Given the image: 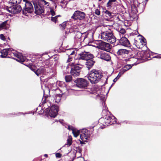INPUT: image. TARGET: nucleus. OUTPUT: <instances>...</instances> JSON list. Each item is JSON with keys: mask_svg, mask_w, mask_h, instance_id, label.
Returning <instances> with one entry per match:
<instances>
[{"mask_svg": "<svg viewBox=\"0 0 161 161\" xmlns=\"http://www.w3.org/2000/svg\"><path fill=\"white\" fill-rule=\"evenodd\" d=\"M104 28L105 31H102L101 38L103 40L113 44L116 41V38L113 35V28L112 25H107Z\"/></svg>", "mask_w": 161, "mask_h": 161, "instance_id": "f257e3e1", "label": "nucleus"}, {"mask_svg": "<svg viewBox=\"0 0 161 161\" xmlns=\"http://www.w3.org/2000/svg\"><path fill=\"white\" fill-rule=\"evenodd\" d=\"M0 56L3 58H6L8 55V57H13L15 56L18 58L17 61L19 62H24L26 58L22 55L21 53L17 52L12 48L4 49L0 51Z\"/></svg>", "mask_w": 161, "mask_h": 161, "instance_id": "f03ea898", "label": "nucleus"}, {"mask_svg": "<svg viewBox=\"0 0 161 161\" xmlns=\"http://www.w3.org/2000/svg\"><path fill=\"white\" fill-rule=\"evenodd\" d=\"M103 76V74L101 71L96 69L91 70L87 75L88 80L92 84L98 82Z\"/></svg>", "mask_w": 161, "mask_h": 161, "instance_id": "7ed1b4c3", "label": "nucleus"}, {"mask_svg": "<svg viewBox=\"0 0 161 161\" xmlns=\"http://www.w3.org/2000/svg\"><path fill=\"white\" fill-rule=\"evenodd\" d=\"M99 121L101 122L103 121L102 123L104 126H107L109 125L115 124L116 122V119L113 116H106L105 119L101 118L99 119Z\"/></svg>", "mask_w": 161, "mask_h": 161, "instance_id": "20e7f679", "label": "nucleus"}, {"mask_svg": "<svg viewBox=\"0 0 161 161\" xmlns=\"http://www.w3.org/2000/svg\"><path fill=\"white\" fill-rule=\"evenodd\" d=\"M80 67H79L78 66L74 65L72 66L69 64L66 68V71L68 73L69 72L72 75L76 76L80 75Z\"/></svg>", "mask_w": 161, "mask_h": 161, "instance_id": "39448f33", "label": "nucleus"}, {"mask_svg": "<svg viewBox=\"0 0 161 161\" xmlns=\"http://www.w3.org/2000/svg\"><path fill=\"white\" fill-rule=\"evenodd\" d=\"M25 3V8L23 9L22 14L25 16H28L29 14L32 13L33 11V8L32 4L27 0H23Z\"/></svg>", "mask_w": 161, "mask_h": 161, "instance_id": "423d86ee", "label": "nucleus"}, {"mask_svg": "<svg viewBox=\"0 0 161 161\" xmlns=\"http://www.w3.org/2000/svg\"><path fill=\"white\" fill-rule=\"evenodd\" d=\"M56 94L53 97H49V99L51 100V103H58L61 100V98L63 94L59 89L56 90Z\"/></svg>", "mask_w": 161, "mask_h": 161, "instance_id": "0eeeda50", "label": "nucleus"}, {"mask_svg": "<svg viewBox=\"0 0 161 161\" xmlns=\"http://www.w3.org/2000/svg\"><path fill=\"white\" fill-rule=\"evenodd\" d=\"M85 13L79 10L75 11L71 17V18L75 20L79 19L82 20L85 17Z\"/></svg>", "mask_w": 161, "mask_h": 161, "instance_id": "6e6552de", "label": "nucleus"}, {"mask_svg": "<svg viewBox=\"0 0 161 161\" xmlns=\"http://www.w3.org/2000/svg\"><path fill=\"white\" fill-rule=\"evenodd\" d=\"M6 9L8 12L14 14L18 13L21 11L22 8L19 5H13L9 7H7Z\"/></svg>", "mask_w": 161, "mask_h": 161, "instance_id": "1a4fd4ad", "label": "nucleus"}, {"mask_svg": "<svg viewBox=\"0 0 161 161\" xmlns=\"http://www.w3.org/2000/svg\"><path fill=\"white\" fill-rule=\"evenodd\" d=\"M97 47L101 50L109 52L111 46V45L108 43L104 42H101L99 43Z\"/></svg>", "mask_w": 161, "mask_h": 161, "instance_id": "9d476101", "label": "nucleus"}, {"mask_svg": "<svg viewBox=\"0 0 161 161\" xmlns=\"http://www.w3.org/2000/svg\"><path fill=\"white\" fill-rule=\"evenodd\" d=\"M76 86L80 88H85L87 85V81L83 78L77 79L75 81Z\"/></svg>", "mask_w": 161, "mask_h": 161, "instance_id": "9b49d317", "label": "nucleus"}, {"mask_svg": "<svg viewBox=\"0 0 161 161\" xmlns=\"http://www.w3.org/2000/svg\"><path fill=\"white\" fill-rule=\"evenodd\" d=\"M33 3L35 8V13L36 14H40L44 12L43 8L39 4L37 1H34Z\"/></svg>", "mask_w": 161, "mask_h": 161, "instance_id": "f8f14e48", "label": "nucleus"}, {"mask_svg": "<svg viewBox=\"0 0 161 161\" xmlns=\"http://www.w3.org/2000/svg\"><path fill=\"white\" fill-rule=\"evenodd\" d=\"M81 140L84 142H86L87 140L90 137V132L88 130L83 129L81 131V133L80 136Z\"/></svg>", "mask_w": 161, "mask_h": 161, "instance_id": "ddd939ff", "label": "nucleus"}, {"mask_svg": "<svg viewBox=\"0 0 161 161\" xmlns=\"http://www.w3.org/2000/svg\"><path fill=\"white\" fill-rule=\"evenodd\" d=\"M93 57V56L92 54L86 52L80 53L79 54L78 57L79 58H80L83 61H86L88 59L92 58Z\"/></svg>", "mask_w": 161, "mask_h": 161, "instance_id": "4468645a", "label": "nucleus"}, {"mask_svg": "<svg viewBox=\"0 0 161 161\" xmlns=\"http://www.w3.org/2000/svg\"><path fill=\"white\" fill-rule=\"evenodd\" d=\"M58 112V107L54 105L51 107L49 114L51 117L54 118L57 115Z\"/></svg>", "mask_w": 161, "mask_h": 161, "instance_id": "2eb2a0df", "label": "nucleus"}, {"mask_svg": "<svg viewBox=\"0 0 161 161\" xmlns=\"http://www.w3.org/2000/svg\"><path fill=\"white\" fill-rule=\"evenodd\" d=\"M119 42L120 44L123 46L126 47H130V44L128 39L124 37H122L119 40Z\"/></svg>", "mask_w": 161, "mask_h": 161, "instance_id": "dca6fc26", "label": "nucleus"}, {"mask_svg": "<svg viewBox=\"0 0 161 161\" xmlns=\"http://www.w3.org/2000/svg\"><path fill=\"white\" fill-rule=\"evenodd\" d=\"M98 56V58L106 61H109L111 59L109 55L106 53H101L99 54Z\"/></svg>", "mask_w": 161, "mask_h": 161, "instance_id": "f3484780", "label": "nucleus"}, {"mask_svg": "<svg viewBox=\"0 0 161 161\" xmlns=\"http://www.w3.org/2000/svg\"><path fill=\"white\" fill-rule=\"evenodd\" d=\"M66 52L67 53V55H68L69 58L67 60V62H69L72 61V58L71 57V56L75 55V52L73 50V49H69L67 50L66 51Z\"/></svg>", "mask_w": 161, "mask_h": 161, "instance_id": "a211bd4d", "label": "nucleus"}, {"mask_svg": "<svg viewBox=\"0 0 161 161\" xmlns=\"http://www.w3.org/2000/svg\"><path fill=\"white\" fill-rule=\"evenodd\" d=\"M75 65L78 66L79 67H80L81 69L82 67V66L84 63L83 62V60L78 58V59H76L75 62Z\"/></svg>", "mask_w": 161, "mask_h": 161, "instance_id": "6ab92c4d", "label": "nucleus"}, {"mask_svg": "<svg viewBox=\"0 0 161 161\" xmlns=\"http://www.w3.org/2000/svg\"><path fill=\"white\" fill-rule=\"evenodd\" d=\"M86 61V67L89 69L93 66L95 62L92 59V58L88 59Z\"/></svg>", "mask_w": 161, "mask_h": 161, "instance_id": "aec40b11", "label": "nucleus"}, {"mask_svg": "<svg viewBox=\"0 0 161 161\" xmlns=\"http://www.w3.org/2000/svg\"><path fill=\"white\" fill-rule=\"evenodd\" d=\"M117 54L119 55H122L129 53V51L125 49H119L117 52Z\"/></svg>", "mask_w": 161, "mask_h": 161, "instance_id": "412c9836", "label": "nucleus"}, {"mask_svg": "<svg viewBox=\"0 0 161 161\" xmlns=\"http://www.w3.org/2000/svg\"><path fill=\"white\" fill-rule=\"evenodd\" d=\"M45 70L46 69L44 68L41 67L37 69L35 72L38 76H39L40 74L44 73Z\"/></svg>", "mask_w": 161, "mask_h": 161, "instance_id": "4be33fe9", "label": "nucleus"}, {"mask_svg": "<svg viewBox=\"0 0 161 161\" xmlns=\"http://www.w3.org/2000/svg\"><path fill=\"white\" fill-rule=\"evenodd\" d=\"M100 91H101L99 90L96 92H94V93L97 97H99L100 98V99L103 100V98H104V96L100 93Z\"/></svg>", "mask_w": 161, "mask_h": 161, "instance_id": "5701e85b", "label": "nucleus"}, {"mask_svg": "<svg viewBox=\"0 0 161 161\" xmlns=\"http://www.w3.org/2000/svg\"><path fill=\"white\" fill-rule=\"evenodd\" d=\"M78 31V29L76 26H73L69 29V32L70 33L75 34Z\"/></svg>", "mask_w": 161, "mask_h": 161, "instance_id": "b1692460", "label": "nucleus"}, {"mask_svg": "<svg viewBox=\"0 0 161 161\" xmlns=\"http://www.w3.org/2000/svg\"><path fill=\"white\" fill-rule=\"evenodd\" d=\"M8 27V25L7 24V22H4L0 25V31L3 29H7Z\"/></svg>", "mask_w": 161, "mask_h": 161, "instance_id": "393cba45", "label": "nucleus"}, {"mask_svg": "<svg viewBox=\"0 0 161 161\" xmlns=\"http://www.w3.org/2000/svg\"><path fill=\"white\" fill-rule=\"evenodd\" d=\"M75 39L77 41L79 40V41H80V39L82 36V34L78 31L75 33Z\"/></svg>", "mask_w": 161, "mask_h": 161, "instance_id": "a878e982", "label": "nucleus"}, {"mask_svg": "<svg viewBox=\"0 0 161 161\" xmlns=\"http://www.w3.org/2000/svg\"><path fill=\"white\" fill-rule=\"evenodd\" d=\"M38 3L46 7L48 6L49 5V3L45 0H39Z\"/></svg>", "mask_w": 161, "mask_h": 161, "instance_id": "bb28decb", "label": "nucleus"}, {"mask_svg": "<svg viewBox=\"0 0 161 161\" xmlns=\"http://www.w3.org/2000/svg\"><path fill=\"white\" fill-rule=\"evenodd\" d=\"M134 64H127L125 65L123 68V71H126L130 69L132 66L134 65Z\"/></svg>", "mask_w": 161, "mask_h": 161, "instance_id": "cd10ccee", "label": "nucleus"}, {"mask_svg": "<svg viewBox=\"0 0 161 161\" xmlns=\"http://www.w3.org/2000/svg\"><path fill=\"white\" fill-rule=\"evenodd\" d=\"M71 130L72 131V133H73L74 136L75 137H77L80 134L79 131L76 130L75 129H71Z\"/></svg>", "mask_w": 161, "mask_h": 161, "instance_id": "c85d7f7f", "label": "nucleus"}, {"mask_svg": "<svg viewBox=\"0 0 161 161\" xmlns=\"http://www.w3.org/2000/svg\"><path fill=\"white\" fill-rule=\"evenodd\" d=\"M21 0H9L8 2L9 3L13 4H17L19 3Z\"/></svg>", "mask_w": 161, "mask_h": 161, "instance_id": "c756f323", "label": "nucleus"}, {"mask_svg": "<svg viewBox=\"0 0 161 161\" xmlns=\"http://www.w3.org/2000/svg\"><path fill=\"white\" fill-rule=\"evenodd\" d=\"M65 80L66 82H69L71 81L72 78L71 76L67 75L65 76Z\"/></svg>", "mask_w": 161, "mask_h": 161, "instance_id": "7c9ffc66", "label": "nucleus"}, {"mask_svg": "<svg viewBox=\"0 0 161 161\" xmlns=\"http://www.w3.org/2000/svg\"><path fill=\"white\" fill-rule=\"evenodd\" d=\"M72 139L71 136H69V138L67 140V145L68 146H70L72 144Z\"/></svg>", "mask_w": 161, "mask_h": 161, "instance_id": "2f4dec72", "label": "nucleus"}, {"mask_svg": "<svg viewBox=\"0 0 161 161\" xmlns=\"http://www.w3.org/2000/svg\"><path fill=\"white\" fill-rule=\"evenodd\" d=\"M105 13L106 14V17H110V18L112 17L111 13L108 10H106L105 12Z\"/></svg>", "mask_w": 161, "mask_h": 161, "instance_id": "473e14b6", "label": "nucleus"}, {"mask_svg": "<svg viewBox=\"0 0 161 161\" xmlns=\"http://www.w3.org/2000/svg\"><path fill=\"white\" fill-rule=\"evenodd\" d=\"M66 23L67 22H64L62 24L60 25L61 29L63 30L65 29Z\"/></svg>", "mask_w": 161, "mask_h": 161, "instance_id": "72a5a7b5", "label": "nucleus"}, {"mask_svg": "<svg viewBox=\"0 0 161 161\" xmlns=\"http://www.w3.org/2000/svg\"><path fill=\"white\" fill-rule=\"evenodd\" d=\"M116 0H109L108 2L107 3V6H111V5L112 4V3L115 2Z\"/></svg>", "mask_w": 161, "mask_h": 161, "instance_id": "f704fd0d", "label": "nucleus"}, {"mask_svg": "<svg viewBox=\"0 0 161 161\" xmlns=\"http://www.w3.org/2000/svg\"><path fill=\"white\" fill-rule=\"evenodd\" d=\"M125 72V71H123V69L122 68L120 70V71L119 72L118 75L117 76L119 77L118 78H119L121 76V75H122Z\"/></svg>", "mask_w": 161, "mask_h": 161, "instance_id": "c9c22d12", "label": "nucleus"}, {"mask_svg": "<svg viewBox=\"0 0 161 161\" xmlns=\"http://www.w3.org/2000/svg\"><path fill=\"white\" fill-rule=\"evenodd\" d=\"M100 11L99 9L97 8L95 9V13L97 15H100Z\"/></svg>", "mask_w": 161, "mask_h": 161, "instance_id": "e433bc0d", "label": "nucleus"}, {"mask_svg": "<svg viewBox=\"0 0 161 161\" xmlns=\"http://www.w3.org/2000/svg\"><path fill=\"white\" fill-rule=\"evenodd\" d=\"M132 10L134 11V13H136L138 12L137 8L135 6L132 7Z\"/></svg>", "mask_w": 161, "mask_h": 161, "instance_id": "4c0bfd02", "label": "nucleus"}, {"mask_svg": "<svg viewBox=\"0 0 161 161\" xmlns=\"http://www.w3.org/2000/svg\"><path fill=\"white\" fill-rule=\"evenodd\" d=\"M58 16H57L54 17H51V20L52 21L56 22L57 21V17Z\"/></svg>", "mask_w": 161, "mask_h": 161, "instance_id": "58836bf2", "label": "nucleus"}, {"mask_svg": "<svg viewBox=\"0 0 161 161\" xmlns=\"http://www.w3.org/2000/svg\"><path fill=\"white\" fill-rule=\"evenodd\" d=\"M125 32V29H121L119 31V33L122 34H124Z\"/></svg>", "mask_w": 161, "mask_h": 161, "instance_id": "ea45409f", "label": "nucleus"}, {"mask_svg": "<svg viewBox=\"0 0 161 161\" xmlns=\"http://www.w3.org/2000/svg\"><path fill=\"white\" fill-rule=\"evenodd\" d=\"M50 12L52 16H54V15H55V12L54 11L53 9L51 8L50 10Z\"/></svg>", "mask_w": 161, "mask_h": 161, "instance_id": "a19ab883", "label": "nucleus"}, {"mask_svg": "<svg viewBox=\"0 0 161 161\" xmlns=\"http://www.w3.org/2000/svg\"><path fill=\"white\" fill-rule=\"evenodd\" d=\"M56 156L57 158H60L61 156V155L59 153H57L56 154Z\"/></svg>", "mask_w": 161, "mask_h": 161, "instance_id": "79ce46f5", "label": "nucleus"}, {"mask_svg": "<svg viewBox=\"0 0 161 161\" xmlns=\"http://www.w3.org/2000/svg\"><path fill=\"white\" fill-rule=\"evenodd\" d=\"M61 3L64 4L66 5L67 3V1L65 0H63V1L61 2Z\"/></svg>", "mask_w": 161, "mask_h": 161, "instance_id": "37998d69", "label": "nucleus"}, {"mask_svg": "<svg viewBox=\"0 0 161 161\" xmlns=\"http://www.w3.org/2000/svg\"><path fill=\"white\" fill-rule=\"evenodd\" d=\"M0 38L2 40H4L5 39V37L3 34H1L0 35Z\"/></svg>", "mask_w": 161, "mask_h": 161, "instance_id": "c03bdc74", "label": "nucleus"}, {"mask_svg": "<svg viewBox=\"0 0 161 161\" xmlns=\"http://www.w3.org/2000/svg\"><path fill=\"white\" fill-rule=\"evenodd\" d=\"M118 76H117L116 78H115L114 80H113V81L114 82H115L119 78H118Z\"/></svg>", "mask_w": 161, "mask_h": 161, "instance_id": "a18cd8bd", "label": "nucleus"}, {"mask_svg": "<svg viewBox=\"0 0 161 161\" xmlns=\"http://www.w3.org/2000/svg\"><path fill=\"white\" fill-rule=\"evenodd\" d=\"M68 128L69 130H71L72 129H74L72 126H68Z\"/></svg>", "mask_w": 161, "mask_h": 161, "instance_id": "49530a36", "label": "nucleus"}, {"mask_svg": "<svg viewBox=\"0 0 161 161\" xmlns=\"http://www.w3.org/2000/svg\"><path fill=\"white\" fill-rule=\"evenodd\" d=\"M78 149L79 150L78 151H77L76 152L77 154L78 153H81V150L80 149Z\"/></svg>", "mask_w": 161, "mask_h": 161, "instance_id": "de8ad7c7", "label": "nucleus"}, {"mask_svg": "<svg viewBox=\"0 0 161 161\" xmlns=\"http://www.w3.org/2000/svg\"><path fill=\"white\" fill-rule=\"evenodd\" d=\"M46 99V97H45V98L44 99V100L42 102L43 104L45 103L46 102H45V99Z\"/></svg>", "mask_w": 161, "mask_h": 161, "instance_id": "09e8293b", "label": "nucleus"}, {"mask_svg": "<svg viewBox=\"0 0 161 161\" xmlns=\"http://www.w3.org/2000/svg\"><path fill=\"white\" fill-rule=\"evenodd\" d=\"M54 8H56L57 7V5L55 3L54 4Z\"/></svg>", "mask_w": 161, "mask_h": 161, "instance_id": "8fccbe9b", "label": "nucleus"}, {"mask_svg": "<svg viewBox=\"0 0 161 161\" xmlns=\"http://www.w3.org/2000/svg\"><path fill=\"white\" fill-rule=\"evenodd\" d=\"M44 156L47 157V156H48V155L47 154H45Z\"/></svg>", "mask_w": 161, "mask_h": 161, "instance_id": "3c124183", "label": "nucleus"}, {"mask_svg": "<svg viewBox=\"0 0 161 161\" xmlns=\"http://www.w3.org/2000/svg\"><path fill=\"white\" fill-rule=\"evenodd\" d=\"M131 59H132V60L135 59L136 60V58H131Z\"/></svg>", "mask_w": 161, "mask_h": 161, "instance_id": "603ef678", "label": "nucleus"}, {"mask_svg": "<svg viewBox=\"0 0 161 161\" xmlns=\"http://www.w3.org/2000/svg\"><path fill=\"white\" fill-rule=\"evenodd\" d=\"M80 141V143L81 144H83V142H82L81 141Z\"/></svg>", "mask_w": 161, "mask_h": 161, "instance_id": "864d4df0", "label": "nucleus"}, {"mask_svg": "<svg viewBox=\"0 0 161 161\" xmlns=\"http://www.w3.org/2000/svg\"><path fill=\"white\" fill-rule=\"evenodd\" d=\"M81 156V155H80V156H79L78 157H77V158L80 157Z\"/></svg>", "mask_w": 161, "mask_h": 161, "instance_id": "5fc2aeb1", "label": "nucleus"}, {"mask_svg": "<svg viewBox=\"0 0 161 161\" xmlns=\"http://www.w3.org/2000/svg\"><path fill=\"white\" fill-rule=\"evenodd\" d=\"M59 122H60V123H61V121H60V120H59Z\"/></svg>", "mask_w": 161, "mask_h": 161, "instance_id": "6e6d98bb", "label": "nucleus"}, {"mask_svg": "<svg viewBox=\"0 0 161 161\" xmlns=\"http://www.w3.org/2000/svg\"><path fill=\"white\" fill-rule=\"evenodd\" d=\"M102 0H99V1H102Z\"/></svg>", "mask_w": 161, "mask_h": 161, "instance_id": "4d7b16f0", "label": "nucleus"}]
</instances>
